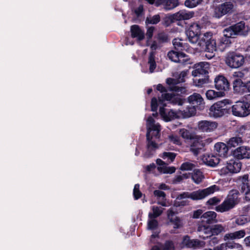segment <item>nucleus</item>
<instances>
[{"mask_svg":"<svg viewBox=\"0 0 250 250\" xmlns=\"http://www.w3.org/2000/svg\"><path fill=\"white\" fill-rule=\"evenodd\" d=\"M198 44L202 51L210 53L206 54L208 59H211L214 56V52L217 50L216 39L213 37L211 32H206L204 34L201 39L198 41Z\"/></svg>","mask_w":250,"mask_h":250,"instance_id":"f257e3e1","label":"nucleus"},{"mask_svg":"<svg viewBox=\"0 0 250 250\" xmlns=\"http://www.w3.org/2000/svg\"><path fill=\"white\" fill-rule=\"evenodd\" d=\"M224 230V227L220 224L214 225L210 227L202 225L197 227V232L200 238L206 240L213 236L218 235Z\"/></svg>","mask_w":250,"mask_h":250,"instance_id":"f03ea898","label":"nucleus"},{"mask_svg":"<svg viewBox=\"0 0 250 250\" xmlns=\"http://www.w3.org/2000/svg\"><path fill=\"white\" fill-rule=\"evenodd\" d=\"M207 64L205 62H200L194 65V69L192 72V75L194 77H201L198 79H196L198 81L197 85L198 86H202L203 84L209 82L208 67H206Z\"/></svg>","mask_w":250,"mask_h":250,"instance_id":"7ed1b4c3","label":"nucleus"},{"mask_svg":"<svg viewBox=\"0 0 250 250\" xmlns=\"http://www.w3.org/2000/svg\"><path fill=\"white\" fill-rule=\"evenodd\" d=\"M229 100H224L214 103L209 108V116L214 118H218L229 113V108H228L227 105L229 104Z\"/></svg>","mask_w":250,"mask_h":250,"instance_id":"20e7f679","label":"nucleus"},{"mask_svg":"<svg viewBox=\"0 0 250 250\" xmlns=\"http://www.w3.org/2000/svg\"><path fill=\"white\" fill-rule=\"evenodd\" d=\"M233 115L239 117H245L250 115V106L242 98L236 102L231 106Z\"/></svg>","mask_w":250,"mask_h":250,"instance_id":"39448f33","label":"nucleus"},{"mask_svg":"<svg viewBox=\"0 0 250 250\" xmlns=\"http://www.w3.org/2000/svg\"><path fill=\"white\" fill-rule=\"evenodd\" d=\"M226 63L232 68H238L242 66L245 62V57L239 53L232 51L227 53Z\"/></svg>","mask_w":250,"mask_h":250,"instance_id":"423d86ee","label":"nucleus"},{"mask_svg":"<svg viewBox=\"0 0 250 250\" xmlns=\"http://www.w3.org/2000/svg\"><path fill=\"white\" fill-rule=\"evenodd\" d=\"M223 33H228L233 39L237 36H246L248 31L246 30L244 21H241L226 28L224 29Z\"/></svg>","mask_w":250,"mask_h":250,"instance_id":"0eeeda50","label":"nucleus"},{"mask_svg":"<svg viewBox=\"0 0 250 250\" xmlns=\"http://www.w3.org/2000/svg\"><path fill=\"white\" fill-rule=\"evenodd\" d=\"M193 16L194 13L192 12H188L185 10H180L179 12L166 17L164 20L165 24L167 26L175 21L189 20Z\"/></svg>","mask_w":250,"mask_h":250,"instance_id":"6e6552de","label":"nucleus"},{"mask_svg":"<svg viewBox=\"0 0 250 250\" xmlns=\"http://www.w3.org/2000/svg\"><path fill=\"white\" fill-rule=\"evenodd\" d=\"M201 27L199 23L193 22L191 23L186 30V33L189 42L192 43H195L199 41L201 35Z\"/></svg>","mask_w":250,"mask_h":250,"instance_id":"1a4fd4ad","label":"nucleus"},{"mask_svg":"<svg viewBox=\"0 0 250 250\" xmlns=\"http://www.w3.org/2000/svg\"><path fill=\"white\" fill-rule=\"evenodd\" d=\"M234 5L230 1H225L216 6L214 10V16L217 18H220L227 14H231L233 12Z\"/></svg>","mask_w":250,"mask_h":250,"instance_id":"9d476101","label":"nucleus"},{"mask_svg":"<svg viewBox=\"0 0 250 250\" xmlns=\"http://www.w3.org/2000/svg\"><path fill=\"white\" fill-rule=\"evenodd\" d=\"M217 214L214 211H208L204 213L201 216V221L198 224V227L202 225L210 227L211 225L217 222Z\"/></svg>","mask_w":250,"mask_h":250,"instance_id":"9b49d317","label":"nucleus"},{"mask_svg":"<svg viewBox=\"0 0 250 250\" xmlns=\"http://www.w3.org/2000/svg\"><path fill=\"white\" fill-rule=\"evenodd\" d=\"M232 38L229 37L228 33H223V35L216 40L217 50L223 52L230 47L232 43Z\"/></svg>","mask_w":250,"mask_h":250,"instance_id":"f8f14e48","label":"nucleus"},{"mask_svg":"<svg viewBox=\"0 0 250 250\" xmlns=\"http://www.w3.org/2000/svg\"><path fill=\"white\" fill-rule=\"evenodd\" d=\"M215 185L210 186L203 189H198L190 193L191 199L193 200H201L213 193L215 191Z\"/></svg>","mask_w":250,"mask_h":250,"instance_id":"ddd939ff","label":"nucleus"},{"mask_svg":"<svg viewBox=\"0 0 250 250\" xmlns=\"http://www.w3.org/2000/svg\"><path fill=\"white\" fill-rule=\"evenodd\" d=\"M159 102L160 104H164L166 101H168L173 104L182 105L184 103V100L180 97L179 96L171 93L162 94L161 96L158 98Z\"/></svg>","mask_w":250,"mask_h":250,"instance_id":"4468645a","label":"nucleus"},{"mask_svg":"<svg viewBox=\"0 0 250 250\" xmlns=\"http://www.w3.org/2000/svg\"><path fill=\"white\" fill-rule=\"evenodd\" d=\"M234 158L240 161L244 159L250 158V147L248 146H240L231 151Z\"/></svg>","mask_w":250,"mask_h":250,"instance_id":"2eb2a0df","label":"nucleus"},{"mask_svg":"<svg viewBox=\"0 0 250 250\" xmlns=\"http://www.w3.org/2000/svg\"><path fill=\"white\" fill-rule=\"evenodd\" d=\"M188 101L191 106L199 110H202L204 107V99L199 93H193L188 98Z\"/></svg>","mask_w":250,"mask_h":250,"instance_id":"dca6fc26","label":"nucleus"},{"mask_svg":"<svg viewBox=\"0 0 250 250\" xmlns=\"http://www.w3.org/2000/svg\"><path fill=\"white\" fill-rule=\"evenodd\" d=\"M215 87L216 89L223 91L224 93L229 89V83L224 76L219 75L214 79Z\"/></svg>","mask_w":250,"mask_h":250,"instance_id":"f3484780","label":"nucleus"},{"mask_svg":"<svg viewBox=\"0 0 250 250\" xmlns=\"http://www.w3.org/2000/svg\"><path fill=\"white\" fill-rule=\"evenodd\" d=\"M241 183V189L243 192H245V200L250 201V180H249V175L246 174L239 178Z\"/></svg>","mask_w":250,"mask_h":250,"instance_id":"a211bd4d","label":"nucleus"},{"mask_svg":"<svg viewBox=\"0 0 250 250\" xmlns=\"http://www.w3.org/2000/svg\"><path fill=\"white\" fill-rule=\"evenodd\" d=\"M192 140L190 146V151L194 156H197L205 146V144L201 138L196 136L194 137Z\"/></svg>","mask_w":250,"mask_h":250,"instance_id":"6ab92c4d","label":"nucleus"},{"mask_svg":"<svg viewBox=\"0 0 250 250\" xmlns=\"http://www.w3.org/2000/svg\"><path fill=\"white\" fill-rule=\"evenodd\" d=\"M182 243L187 248H193L194 249L203 248L205 245L204 242L198 239H191L188 235L184 237Z\"/></svg>","mask_w":250,"mask_h":250,"instance_id":"aec40b11","label":"nucleus"},{"mask_svg":"<svg viewBox=\"0 0 250 250\" xmlns=\"http://www.w3.org/2000/svg\"><path fill=\"white\" fill-rule=\"evenodd\" d=\"M159 113L166 122H169L179 118V116L176 111L173 109H167L164 107H160Z\"/></svg>","mask_w":250,"mask_h":250,"instance_id":"412c9836","label":"nucleus"},{"mask_svg":"<svg viewBox=\"0 0 250 250\" xmlns=\"http://www.w3.org/2000/svg\"><path fill=\"white\" fill-rule=\"evenodd\" d=\"M242 163L239 160L235 158L230 159L227 162L226 168L230 173H236L240 171Z\"/></svg>","mask_w":250,"mask_h":250,"instance_id":"4be33fe9","label":"nucleus"},{"mask_svg":"<svg viewBox=\"0 0 250 250\" xmlns=\"http://www.w3.org/2000/svg\"><path fill=\"white\" fill-rule=\"evenodd\" d=\"M218 124L215 122L201 121L198 123L199 129L203 132H210L217 128Z\"/></svg>","mask_w":250,"mask_h":250,"instance_id":"5701e85b","label":"nucleus"},{"mask_svg":"<svg viewBox=\"0 0 250 250\" xmlns=\"http://www.w3.org/2000/svg\"><path fill=\"white\" fill-rule=\"evenodd\" d=\"M146 141H147V151L146 155L148 157H151L153 155L152 151H155L158 148V144L155 141H152V136L149 135V132L146 133Z\"/></svg>","mask_w":250,"mask_h":250,"instance_id":"b1692460","label":"nucleus"},{"mask_svg":"<svg viewBox=\"0 0 250 250\" xmlns=\"http://www.w3.org/2000/svg\"><path fill=\"white\" fill-rule=\"evenodd\" d=\"M179 4L178 0H156L155 2V6L157 7L161 5H163L164 7L166 10H171Z\"/></svg>","mask_w":250,"mask_h":250,"instance_id":"393cba45","label":"nucleus"},{"mask_svg":"<svg viewBox=\"0 0 250 250\" xmlns=\"http://www.w3.org/2000/svg\"><path fill=\"white\" fill-rule=\"evenodd\" d=\"M214 149L216 154L221 157H226L228 155L229 149L226 144L218 142L214 145Z\"/></svg>","mask_w":250,"mask_h":250,"instance_id":"a878e982","label":"nucleus"},{"mask_svg":"<svg viewBox=\"0 0 250 250\" xmlns=\"http://www.w3.org/2000/svg\"><path fill=\"white\" fill-rule=\"evenodd\" d=\"M130 32L131 37L136 38L139 41H141L145 38V33L138 25H132L130 27Z\"/></svg>","mask_w":250,"mask_h":250,"instance_id":"bb28decb","label":"nucleus"},{"mask_svg":"<svg viewBox=\"0 0 250 250\" xmlns=\"http://www.w3.org/2000/svg\"><path fill=\"white\" fill-rule=\"evenodd\" d=\"M175 214V212L172 208L168 209L167 211V216L169 222L173 224V228L176 229L181 227L182 223L181 220L179 217L176 216L175 218H173Z\"/></svg>","mask_w":250,"mask_h":250,"instance_id":"cd10ccee","label":"nucleus"},{"mask_svg":"<svg viewBox=\"0 0 250 250\" xmlns=\"http://www.w3.org/2000/svg\"><path fill=\"white\" fill-rule=\"evenodd\" d=\"M220 161V159L217 156L213 154L205 155L203 158V161L205 164L211 167H214L218 165Z\"/></svg>","mask_w":250,"mask_h":250,"instance_id":"c85d7f7f","label":"nucleus"},{"mask_svg":"<svg viewBox=\"0 0 250 250\" xmlns=\"http://www.w3.org/2000/svg\"><path fill=\"white\" fill-rule=\"evenodd\" d=\"M234 207L235 206L226 198L221 204L216 206L215 209L217 212H224L230 210Z\"/></svg>","mask_w":250,"mask_h":250,"instance_id":"c756f323","label":"nucleus"},{"mask_svg":"<svg viewBox=\"0 0 250 250\" xmlns=\"http://www.w3.org/2000/svg\"><path fill=\"white\" fill-rule=\"evenodd\" d=\"M246 235V232L245 230L242 229L238 231H236L233 232H230L225 234L224 236V240H235L243 238Z\"/></svg>","mask_w":250,"mask_h":250,"instance_id":"7c9ffc66","label":"nucleus"},{"mask_svg":"<svg viewBox=\"0 0 250 250\" xmlns=\"http://www.w3.org/2000/svg\"><path fill=\"white\" fill-rule=\"evenodd\" d=\"M217 250H241L243 249L241 245L238 243L231 244L227 242L226 244H222L217 247Z\"/></svg>","mask_w":250,"mask_h":250,"instance_id":"2f4dec72","label":"nucleus"},{"mask_svg":"<svg viewBox=\"0 0 250 250\" xmlns=\"http://www.w3.org/2000/svg\"><path fill=\"white\" fill-rule=\"evenodd\" d=\"M166 83L169 86L167 87L169 91H175L177 92H182L184 89L182 87H179L176 85L177 81L171 78H167Z\"/></svg>","mask_w":250,"mask_h":250,"instance_id":"473e14b6","label":"nucleus"},{"mask_svg":"<svg viewBox=\"0 0 250 250\" xmlns=\"http://www.w3.org/2000/svg\"><path fill=\"white\" fill-rule=\"evenodd\" d=\"M246 83L242 82L241 79H236L233 82V87L235 93L242 94L246 89Z\"/></svg>","mask_w":250,"mask_h":250,"instance_id":"72a5a7b5","label":"nucleus"},{"mask_svg":"<svg viewBox=\"0 0 250 250\" xmlns=\"http://www.w3.org/2000/svg\"><path fill=\"white\" fill-rule=\"evenodd\" d=\"M239 194L238 190L232 189L229 192L227 199L235 206L240 202Z\"/></svg>","mask_w":250,"mask_h":250,"instance_id":"f704fd0d","label":"nucleus"},{"mask_svg":"<svg viewBox=\"0 0 250 250\" xmlns=\"http://www.w3.org/2000/svg\"><path fill=\"white\" fill-rule=\"evenodd\" d=\"M243 143L242 137L239 136H235L230 138L227 142V146L229 149L232 147H235L239 145H241Z\"/></svg>","mask_w":250,"mask_h":250,"instance_id":"c9c22d12","label":"nucleus"},{"mask_svg":"<svg viewBox=\"0 0 250 250\" xmlns=\"http://www.w3.org/2000/svg\"><path fill=\"white\" fill-rule=\"evenodd\" d=\"M206 97L208 100H213L217 98L225 96V93L223 91H215L214 90H208L206 93Z\"/></svg>","mask_w":250,"mask_h":250,"instance_id":"e433bc0d","label":"nucleus"},{"mask_svg":"<svg viewBox=\"0 0 250 250\" xmlns=\"http://www.w3.org/2000/svg\"><path fill=\"white\" fill-rule=\"evenodd\" d=\"M152 212H149L148 213V218L149 219L156 218L160 216L163 212L164 208L153 206L151 207Z\"/></svg>","mask_w":250,"mask_h":250,"instance_id":"4c0bfd02","label":"nucleus"},{"mask_svg":"<svg viewBox=\"0 0 250 250\" xmlns=\"http://www.w3.org/2000/svg\"><path fill=\"white\" fill-rule=\"evenodd\" d=\"M191 177L194 183L198 184L202 182L204 176L202 172L196 169L194 170L192 173H191Z\"/></svg>","mask_w":250,"mask_h":250,"instance_id":"58836bf2","label":"nucleus"},{"mask_svg":"<svg viewBox=\"0 0 250 250\" xmlns=\"http://www.w3.org/2000/svg\"><path fill=\"white\" fill-rule=\"evenodd\" d=\"M196 109L192 106H188L185 109L181 111L183 117L187 118L194 116L196 113Z\"/></svg>","mask_w":250,"mask_h":250,"instance_id":"ea45409f","label":"nucleus"},{"mask_svg":"<svg viewBox=\"0 0 250 250\" xmlns=\"http://www.w3.org/2000/svg\"><path fill=\"white\" fill-rule=\"evenodd\" d=\"M155 52L151 51L150 52L148 57V63L149 65V71L151 73L154 72L156 67V63L155 60Z\"/></svg>","mask_w":250,"mask_h":250,"instance_id":"a19ab883","label":"nucleus"},{"mask_svg":"<svg viewBox=\"0 0 250 250\" xmlns=\"http://www.w3.org/2000/svg\"><path fill=\"white\" fill-rule=\"evenodd\" d=\"M178 62L177 63H181L182 65L190 63V60L189 56L183 52H181L178 57Z\"/></svg>","mask_w":250,"mask_h":250,"instance_id":"79ce46f5","label":"nucleus"},{"mask_svg":"<svg viewBox=\"0 0 250 250\" xmlns=\"http://www.w3.org/2000/svg\"><path fill=\"white\" fill-rule=\"evenodd\" d=\"M161 17L159 14H156L152 17H147L146 19V24H156L160 21Z\"/></svg>","mask_w":250,"mask_h":250,"instance_id":"37998d69","label":"nucleus"},{"mask_svg":"<svg viewBox=\"0 0 250 250\" xmlns=\"http://www.w3.org/2000/svg\"><path fill=\"white\" fill-rule=\"evenodd\" d=\"M179 132L180 136L185 139L192 140L195 137L186 128L180 129Z\"/></svg>","mask_w":250,"mask_h":250,"instance_id":"c03bdc74","label":"nucleus"},{"mask_svg":"<svg viewBox=\"0 0 250 250\" xmlns=\"http://www.w3.org/2000/svg\"><path fill=\"white\" fill-rule=\"evenodd\" d=\"M181 52L176 50H171L167 53V57L171 61L177 62H178V57Z\"/></svg>","mask_w":250,"mask_h":250,"instance_id":"a18cd8bd","label":"nucleus"},{"mask_svg":"<svg viewBox=\"0 0 250 250\" xmlns=\"http://www.w3.org/2000/svg\"><path fill=\"white\" fill-rule=\"evenodd\" d=\"M172 43L175 50L182 52V51L185 49L184 45L180 40L174 39L172 41Z\"/></svg>","mask_w":250,"mask_h":250,"instance_id":"49530a36","label":"nucleus"},{"mask_svg":"<svg viewBox=\"0 0 250 250\" xmlns=\"http://www.w3.org/2000/svg\"><path fill=\"white\" fill-rule=\"evenodd\" d=\"M203 0H186L185 5L188 8H194L200 4Z\"/></svg>","mask_w":250,"mask_h":250,"instance_id":"de8ad7c7","label":"nucleus"},{"mask_svg":"<svg viewBox=\"0 0 250 250\" xmlns=\"http://www.w3.org/2000/svg\"><path fill=\"white\" fill-rule=\"evenodd\" d=\"M163 250H175V245L173 241L166 240L162 247Z\"/></svg>","mask_w":250,"mask_h":250,"instance_id":"09e8293b","label":"nucleus"},{"mask_svg":"<svg viewBox=\"0 0 250 250\" xmlns=\"http://www.w3.org/2000/svg\"><path fill=\"white\" fill-rule=\"evenodd\" d=\"M158 226V222L155 218L149 219L147 222V228L150 230H154Z\"/></svg>","mask_w":250,"mask_h":250,"instance_id":"8fccbe9b","label":"nucleus"},{"mask_svg":"<svg viewBox=\"0 0 250 250\" xmlns=\"http://www.w3.org/2000/svg\"><path fill=\"white\" fill-rule=\"evenodd\" d=\"M139 188L140 185L139 184L135 185L133 192L134 198L135 200H138L140 199L142 196V193L140 191Z\"/></svg>","mask_w":250,"mask_h":250,"instance_id":"3c124183","label":"nucleus"},{"mask_svg":"<svg viewBox=\"0 0 250 250\" xmlns=\"http://www.w3.org/2000/svg\"><path fill=\"white\" fill-rule=\"evenodd\" d=\"M195 167V165L190 162H186L183 163L180 167V169L182 171L185 170H191Z\"/></svg>","mask_w":250,"mask_h":250,"instance_id":"603ef678","label":"nucleus"},{"mask_svg":"<svg viewBox=\"0 0 250 250\" xmlns=\"http://www.w3.org/2000/svg\"><path fill=\"white\" fill-rule=\"evenodd\" d=\"M160 127L159 125H152L147 128L146 133L149 132V135H150V133L152 131L155 132L156 133V135H155L158 136L160 131Z\"/></svg>","mask_w":250,"mask_h":250,"instance_id":"864d4df0","label":"nucleus"},{"mask_svg":"<svg viewBox=\"0 0 250 250\" xmlns=\"http://www.w3.org/2000/svg\"><path fill=\"white\" fill-rule=\"evenodd\" d=\"M176 156V154L174 152H164L163 153L162 157L164 159H165L166 158H167L168 159L170 160L171 162H173L175 159Z\"/></svg>","mask_w":250,"mask_h":250,"instance_id":"5fc2aeb1","label":"nucleus"},{"mask_svg":"<svg viewBox=\"0 0 250 250\" xmlns=\"http://www.w3.org/2000/svg\"><path fill=\"white\" fill-rule=\"evenodd\" d=\"M154 195L157 197L158 199H166V194L165 192L160 190H155L153 191Z\"/></svg>","mask_w":250,"mask_h":250,"instance_id":"6e6d98bb","label":"nucleus"},{"mask_svg":"<svg viewBox=\"0 0 250 250\" xmlns=\"http://www.w3.org/2000/svg\"><path fill=\"white\" fill-rule=\"evenodd\" d=\"M221 200L217 197H213L210 198L207 202V205L209 206H215L219 203Z\"/></svg>","mask_w":250,"mask_h":250,"instance_id":"4d7b16f0","label":"nucleus"},{"mask_svg":"<svg viewBox=\"0 0 250 250\" xmlns=\"http://www.w3.org/2000/svg\"><path fill=\"white\" fill-rule=\"evenodd\" d=\"M158 40L161 42H166L168 41L167 35L164 33H160L158 34Z\"/></svg>","mask_w":250,"mask_h":250,"instance_id":"13d9d810","label":"nucleus"},{"mask_svg":"<svg viewBox=\"0 0 250 250\" xmlns=\"http://www.w3.org/2000/svg\"><path fill=\"white\" fill-rule=\"evenodd\" d=\"M170 141L177 145H181L182 144L180 138L177 135H170L169 137Z\"/></svg>","mask_w":250,"mask_h":250,"instance_id":"bf43d9fd","label":"nucleus"},{"mask_svg":"<svg viewBox=\"0 0 250 250\" xmlns=\"http://www.w3.org/2000/svg\"><path fill=\"white\" fill-rule=\"evenodd\" d=\"M158 109V101L155 97H153L151 101V110L152 111L156 112Z\"/></svg>","mask_w":250,"mask_h":250,"instance_id":"052dcab7","label":"nucleus"},{"mask_svg":"<svg viewBox=\"0 0 250 250\" xmlns=\"http://www.w3.org/2000/svg\"><path fill=\"white\" fill-rule=\"evenodd\" d=\"M185 198L191 199L190 193L188 192H183L177 196L176 199L178 200H181Z\"/></svg>","mask_w":250,"mask_h":250,"instance_id":"680f3d73","label":"nucleus"},{"mask_svg":"<svg viewBox=\"0 0 250 250\" xmlns=\"http://www.w3.org/2000/svg\"><path fill=\"white\" fill-rule=\"evenodd\" d=\"M144 12V7L143 5H140L136 9L134 10V13L137 17L141 16Z\"/></svg>","mask_w":250,"mask_h":250,"instance_id":"e2e57ef3","label":"nucleus"},{"mask_svg":"<svg viewBox=\"0 0 250 250\" xmlns=\"http://www.w3.org/2000/svg\"><path fill=\"white\" fill-rule=\"evenodd\" d=\"M154 29L155 28L153 26H151L147 28L146 33V36L148 40L152 38L153 35V32L154 31Z\"/></svg>","mask_w":250,"mask_h":250,"instance_id":"0e129e2a","label":"nucleus"},{"mask_svg":"<svg viewBox=\"0 0 250 250\" xmlns=\"http://www.w3.org/2000/svg\"><path fill=\"white\" fill-rule=\"evenodd\" d=\"M156 89L163 94L167 93L166 92L169 91L168 87H166L160 83L157 85Z\"/></svg>","mask_w":250,"mask_h":250,"instance_id":"69168bd1","label":"nucleus"},{"mask_svg":"<svg viewBox=\"0 0 250 250\" xmlns=\"http://www.w3.org/2000/svg\"><path fill=\"white\" fill-rule=\"evenodd\" d=\"M235 222L238 225H243L247 223V219L244 217H239L236 219Z\"/></svg>","mask_w":250,"mask_h":250,"instance_id":"338daca9","label":"nucleus"},{"mask_svg":"<svg viewBox=\"0 0 250 250\" xmlns=\"http://www.w3.org/2000/svg\"><path fill=\"white\" fill-rule=\"evenodd\" d=\"M203 211L202 209H199L193 211L192 217L193 218L197 219L202 215Z\"/></svg>","mask_w":250,"mask_h":250,"instance_id":"774afa93","label":"nucleus"}]
</instances>
